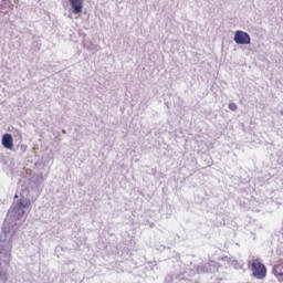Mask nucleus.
I'll return each instance as SVG.
<instances>
[{"label":"nucleus","mask_w":283,"mask_h":283,"mask_svg":"<svg viewBox=\"0 0 283 283\" xmlns=\"http://www.w3.org/2000/svg\"><path fill=\"white\" fill-rule=\"evenodd\" d=\"M19 209H28V207H30V200H25V199H20L18 202H17Z\"/></svg>","instance_id":"nucleus-6"},{"label":"nucleus","mask_w":283,"mask_h":283,"mask_svg":"<svg viewBox=\"0 0 283 283\" xmlns=\"http://www.w3.org/2000/svg\"><path fill=\"white\" fill-rule=\"evenodd\" d=\"M69 3L74 14H81L83 12V0H69Z\"/></svg>","instance_id":"nucleus-3"},{"label":"nucleus","mask_w":283,"mask_h":283,"mask_svg":"<svg viewBox=\"0 0 283 283\" xmlns=\"http://www.w3.org/2000/svg\"><path fill=\"white\" fill-rule=\"evenodd\" d=\"M273 273L279 280H283V264L274 265Z\"/></svg>","instance_id":"nucleus-5"},{"label":"nucleus","mask_w":283,"mask_h":283,"mask_svg":"<svg viewBox=\"0 0 283 283\" xmlns=\"http://www.w3.org/2000/svg\"><path fill=\"white\" fill-rule=\"evenodd\" d=\"M229 109H231V112H237L238 111V105H235V103H230L229 104Z\"/></svg>","instance_id":"nucleus-7"},{"label":"nucleus","mask_w":283,"mask_h":283,"mask_svg":"<svg viewBox=\"0 0 283 283\" xmlns=\"http://www.w3.org/2000/svg\"><path fill=\"white\" fill-rule=\"evenodd\" d=\"M14 198H19V196H18V195H15V196H14Z\"/></svg>","instance_id":"nucleus-9"},{"label":"nucleus","mask_w":283,"mask_h":283,"mask_svg":"<svg viewBox=\"0 0 283 283\" xmlns=\"http://www.w3.org/2000/svg\"><path fill=\"white\" fill-rule=\"evenodd\" d=\"M2 145H3V147H6V149H12V147H14L12 135L4 134L2 136Z\"/></svg>","instance_id":"nucleus-4"},{"label":"nucleus","mask_w":283,"mask_h":283,"mask_svg":"<svg viewBox=\"0 0 283 283\" xmlns=\"http://www.w3.org/2000/svg\"><path fill=\"white\" fill-rule=\"evenodd\" d=\"M6 255H7L8 260H10V256H11L10 252H6Z\"/></svg>","instance_id":"nucleus-8"},{"label":"nucleus","mask_w":283,"mask_h":283,"mask_svg":"<svg viewBox=\"0 0 283 283\" xmlns=\"http://www.w3.org/2000/svg\"><path fill=\"white\" fill-rule=\"evenodd\" d=\"M251 271L252 275H254L256 280H264V277H266V265H264L258 259L252 260Z\"/></svg>","instance_id":"nucleus-1"},{"label":"nucleus","mask_w":283,"mask_h":283,"mask_svg":"<svg viewBox=\"0 0 283 283\" xmlns=\"http://www.w3.org/2000/svg\"><path fill=\"white\" fill-rule=\"evenodd\" d=\"M234 42L238 45H250L251 44V35L244 31H235Z\"/></svg>","instance_id":"nucleus-2"}]
</instances>
